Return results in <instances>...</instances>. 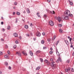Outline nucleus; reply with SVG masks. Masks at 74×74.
Wrapping results in <instances>:
<instances>
[{
    "label": "nucleus",
    "mask_w": 74,
    "mask_h": 74,
    "mask_svg": "<svg viewBox=\"0 0 74 74\" xmlns=\"http://www.w3.org/2000/svg\"><path fill=\"white\" fill-rule=\"evenodd\" d=\"M51 66H52V69H53V70H54V69L56 68V64H55V62H51Z\"/></svg>",
    "instance_id": "obj_1"
},
{
    "label": "nucleus",
    "mask_w": 74,
    "mask_h": 74,
    "mask_svg": "<svg viewBox=\"0 0 74 74\" xmlns=\"http://www.w3.org/2000/svg\"><path fill=\"white\" fill-rule=\"evenodd\" d=\"M64 14L66 15V16H70V11L69 10H66L64 12Z\"/></svg>",
    "instance_id": "obj_2"
},
{
    "label": "nucleus",
    "mask_w": 74,
    "mask_h": 74,
    "mask_svg": "<svg viewBox=\"0 0 74 74\" xmlns=\"http://www.w3.org/2000/svg\"><path fill=\"white\" fill-rule=\"evenodd\" d=\"M69 16H62V18L63 19H65V20H69Z\"/></svg>",
    "instance_id": "obj_3"
},
{
    "label": "nucleus",
    "mask_w": 74,
    "mask_h": 74,
    "mask_svg": "<svg viewBox=\"0 0 74 74\" xmlns=\"http://www.w3.org/2000/svg\"><path fill=\"white\" fill-rule=\"evenodd\" d=\"M36 36L37 37H40L41 36V33L38 31L36 33Z\"/></svg>",
    "instance_id": "obj_4"
},
{
    "label": "nucleus",
    "mask_w": 74,
    "mask_h": 74,
    "mask_svg": "<svg viewBox=\"0 0 74 74\" xmlns=\"http://www.w3.org/2000/svg\"><path fill=\"white\" fill-rule=\"evenodd\" d=\"M59 61L60 62H62V59L60 58V57H59L58 58L57 60L56 61V62L58 63Z\"/></svg>",
    "instance_id": "obj_5"
},
{
    "label": "nucleus",
    "mask_w": 74,
    "mask_h": 74,
    "mask_svg": "<svg viewBox=\"0 0 74 74\" xmlns=\"http://www.w3.org/2000/svg\"><path fill=\"white\" fill-rule=\"evenodd\" d=\"M49 23L51 26H53V25H54V23H53V22L52 21H50L49 22Z\"/></svg>",
    "instance_id": "obj_6"
},
{
    "label": "nucleus",
    "mask_w": 74,
    "mask_h": 74,
    "mask_svg": "<svg viewBox=\"0 0 74 74\" xmlns=\"http://www.w3.org/2000/svg\"><path fill=\"white\" fill-rule=\"evenodd\" d=\"M70 70H71V68L70 67H68L67 68V69H66L65 71H66V72H68V71H70Z\"/></svg>",
    "instance_id": "obj_7"
},
{
    "label": "nucleus",
    "mask_w": 74,
    "mask_h": 74,
    "mask_svg": "<svg viewBox=\"0 0 74 74\" xmlns=\"http://www.w3.org/2000/svg\"><path fill=\"white\" fill-rule=\"evenodd\" d=\"M13 36L15 37H18V34L17 33H14L13 34Z\"/></svg>",
    "instance_id": "obj_8"
},
{
    "label": "nucleus",
    "mask_w": 74,
    "mask_h": 74,
    "mask_svg": "<svg viewBox=\"0 0 74 74\" xmlns=\"http://www.w3.org/2000/svg\"><path fill=\"white\" fill-rule=\"evenodd\" d=\"M57 19L58 21L59 22H60L61 21V18L60 17H58Z\"/></svg>",
    "instance_id": "obj_9"
},
{
    "label": "nucleus",
    "mask_w": 74,
    "mask_h": 74,
    "mask_svg": "<svg viewBox=\"0 0 74 74\" xmlns=\"http://www.w3.org/2000/svg\"><path fill=\"white\" fill-rule=\"evenodd\" d=\"M65 42L66 43V44L68 45L69 44V41L67 40H65Z\"/></svg>",
    "instance_id": "obj_10"
},
{
    "label": "nucleus",
    "mask_w": 74,
    "mask_h": 74,
    "mask_svg": "<svg viewBox=\"0 0 74 74\" xmlns=\"http://www.w3.org/2000/svg\"><path fill=\"white\" fill-rule=\"evenodd\" d=\"M29 53L30 55H31L32 56H33V53L32 51H29Z\"/></svg>",
    "instance_id": "obj_11"
},
{
    "label": "nucleus",
    "mask_w": 74,
    "mask_h": 74,
    "mask_svg": "<svg viewBox=\"0 0 74 74\" xmlns=\"http://www.w3.org/2000/svg\"><path fill=\"white\" fill-rule=\"evenodd\" d=\"M40 15V13L38 12V13H37V15L38 17V18H41V16H40V15Z\"/></svg>",
    "instance_id": "obj_12"
},
{
    "label": "nucleus",
    "mask_w": 74,
    "mask_h": 74,
    "mask_svg": "<svg viewBox=\"0 0 74 74\" xmlns=\"http://www.w3.org/2000/svg\"><path fill=\"white\" fill-rule=\"evenodd\" d=\"M5 58H6V59H8V55H5Z\"/></svg>",
    "instance_id": "obj_13"
},
{
    "label": "nucleus",
    "mask_w": 74,
    "mask_h": 74,
    "mask_svg": "<svg viewBox=\"0 0 74 74\" xmlns=\"http://www.w3.org/2000/svg\"><path fill=\"white\" fill-rule=\"evenodd\" d=\"M40 52H41V51L38 50L36 52V54H38V53H40Z\"/></svg>",
    "instance_id": "obj_14"
},
{
    "label": "nucleus",
    "mask_w": 74,
    "mask_h": 74,
    "mask_svg": "<svg viewBox=\"0 0 74 74\" xmlns=\"http://www.w3.org/2000/svg\"><path fill=\"white\" fill-rule=\"evenodd\" d=\"M50 12L51 14H55V11H50Z\"/></svg>",
    "instance_id": "obj_15"
},
{
    "label": "nucleus",
    "mask_w": 74,
    "mask_h": 74,
    "mask_svg": "<svg viewBox=\"0 0 74 74\" xmlns=\"http://www.w3.org/2000/svg\"><path fill=\"white\" fill-rule=\"evenodd\" d=\"M41 43L42 44H44V43H45V41L44 40H42L41 41Z\"/></svg>",
    "instance_id": "obj_16"
},
{
    "label": "nucleus",
    "mask_w": 74,
    "mask_h": 74,
    "mask_svg": "<svg viewBox=\"0 0 74 74\" xmlns=\"http://www.w3.org/2000/svg\"><path fill=\"white\" fill-rule=\"evenodd\" d=\"M27 11L28 14H29V13H30V10H29V8H27Z\"/></svg>",
    "instance_id": "obj_17"
},
{
    "label": "nucleus",
    "mask_w": 74,
    "mask_h": 74,
    "mask_svg": "<svg viewBox=\"0 0 74 74\" xmlns=\"http://www.w3.org/2000/svg\"><path fill=\"white\" fill-rule=\"evenodd\" d=\"M39 69H40V67L38 66L36 68V70H39Z\"/></svg>",
    "instance_id": "obj_18"
},
{
    "label": "nucleus",
    "mask_w": 74,
    "mask_h": 74,
    "mask_svg": "<svg viewBox=\"0 0 74 74\" xmlns=\"http://www.w3.org/2000/svg\"><path fill=\"white\" fill-rule=\"evenodd\" d=\"M59 32L61 33H62V32H63V30L62 29H59Z\"/></svg>",
    "instance_id": "obj_19"
},
{
    "label": "nucleus",
    "mask_w": 74,
    "mask_h": 74,
    "mask_svg": "<svg viewBox=\"0 0 74 74\" xmlns=\"http://www.w3.org/2000/svg\"><path fill=\"white\" fill-rule=\"evenodd\" d=\"M40 60L41 62V63H42L43 62V59L42 58H40Z\"/></svg>",
    "instance_id": "obj_20"
},
{
    "label": "nucleus",
    "mask_w": 74,
    "mask_h": 74,
    "mask_svg": "<svg viewBox=\"0 0 74 74\" xmlns=\"http://www.w3.org/2000/svg\"><path fill=\"white\" fill-rule=\"evenodd\" d=\"M25 29H27L29 28V27L28 26V25H25Z\"/></svg>",
    "instance_id": "obj_21"
},
{
    "label": "nucleus",
    "mask_w": 74,
    "mask_h": 74,
    "mask_svg": "<svg viewBox=\"0 0 74 74\" xmlns=\"http://www.w3.org/2000/svg\"><path fill=\"white\" fill-rule=\"evenodd\" d=\"M56 54L58 56V57H60V54H59V52H57Z\"/></svg>",
    "instance_id": "obj_22"
},
{
    "label": "nucleus",
    "mask_w": 74,
    "mask_h": 74,
    "mask_svg": "<svg viewBox=\"0 0 74 74\" xmlns=\"http://www.w3.org/2000/svg\"><path fill=\"white\" fill-rule=\"evenodd\" d=\"M44 61H45V63H47V62H48V60L46 59Z\"/></svg>",
    "instance_id": "obj_23"
},
{
    "label": "nucleus",
    "mask_w": 74,
    "mask_h": 74,
    "mask_svg": "<svg viewBox=\"0 0 74 74\" xmlns=\"http://www.w3.org/2000/svg\"><path fill=\"white\" fill-rule=\"evenodd\" d=\"M56 38V36L55 35L53 37V40H55V38Z\"/></svg>",
    "instance_id": "obj_24"
},
{
    "label": "nucleus",
    "mask_w": 74,
    "mask_h": 74,
    "mask_svg": "<svg viewBox=\"0 0 74 74\" xmlns=\"http://www.w3.org/2000/svg\"><path fill=\"white\" fill-rule=\"evenodd\" d=\"M47 64L48 65V66H49L50 64V62L48 61L47 63Z\"/></svg>",
    "instance_id": "obj_25"
},
{
    "label": "nucleus",
    "mask_w": 74,
    "mask_h": 74,
    "mask_svg": "<svg viewBox=\"0 0 74 74\" xmlns=\"http://www.w3.org/2000/svg\"><path fill=\"white\" fill-rule=\"evenodd\" d=\"M53 53V51H50L49 52V53L50 55H51L52 53Z\"/></svg>",
    "instance_id": "obj_26"
},
{
    "label": "nucleus",
    "mask_w": 74,
    "mask_h": 74,
    "mask_svg": "<svg viewBox=\"0 0 74 74\" xmlns=\"http://www.w3.org/2000/svg\"><path fill=\"white\" fill-rule=\"evenodd\" d=\"M30 25L31 27H32V26H33V24L32 23H31L30 24Z\"/></svg>",
    "instance_id": "obj_27"
},
{
    "label": "nucleus",
    "mask_w": 74,
    "mask_h": 74,
    "mask_svg": "<svg viewBox=\"0 0 74 74\" xmlns=\"http://www.w3.org/2000/svg\"><path fill=\"white\" fill-rule=\"evenodd\" d=\"M66 62L68 63H69L70 62V60H67Z\"/></svg>",
    "instance_id": "obj_28"
},
{
    "label": "nucleus",
    "mask_w": 74,
    "mask_h": 74,
    "mask_svg": "<svg viewBox=\"0 0 74 74\" xmlns=\"http://www.w3.org/2000/svg\"><path fill=\"white\" fill-rule=\"evenodd\" d=\"M59 40L57 41L56 43V45H58V43H59Z\"/></svg>",
    "instance_id": "obj_29"
},
{
    "label": "nucleus",
    "mask_w": 74,
    "mask_h": 74,
    "mask_svg": "<svg viewBox=\"0 0 74 74\" xmlns=\"http://www.w3.org/2000/svg\"><path fill=\"white\" fill-rule=\"evenodd\" d=\"M16 48V45H14L13 46V48L14 49H15Z\"/></svg>",
    "instance_id": "obj_30"
},
{
    "label": "nucleus",
    "mask_w": 74,
    "mask_h": 74,
    "mask_svg": "<svg viewBox=\"0 0 74 74\" xmlns=\"http://www.w3.org/2000/svg\"><path fill=\"white\" fill-rule=\"evenodd\" d=\"M62 24H59L58 25V26L59 27H62Z\"/></svg>",
    "instance_id": "obj_31"
},
{
    "label": "nucleus",
    "mask_w": 74,
    "mask_h": 74,
    "mask_svg": "<svg viewBox=\"0 0 74 74\" xmlns=\"http://www.w3.org/2000/svg\"><path fill=\"white\" fill-rule=\"evenodd\" d=\"M7 29L8 30H10V26H8L7 27Z\"/></svg>",
    "instance_id": "obj_32"
},
{
    "label": "nucleus",
    "mask_w": 74,
    "mask_h": 74,
    "mask_svg": "<svg viewBox=\"0 0 74 74\" xmlns=\"http://www.w3.org/2000/svg\"><path fill=\"white\" fill-rule=\"evenodd\" d=\"M8 55H10V54H11V53H10V51H8Z\"/></svg>",
    "instance_id": "obj_33"
},
{
    "label": "nucleus",
    "mask_w": 74,
    "mask_h": 74,
    "mask_svg": "<svg viewBox=\"0 0 74 74\" xmlns=\"http://www.w3.org/2000/svg\"><path fill=\"white\" fill-rule=\"evenodd\" d=\"M5 48L7 49H8V46L7 45H6L5 46Z\"/></svg>",
    "instance_id": "obj_34"
},
{
    "label": "nucleus",
    "mask_w": 74,
    "mask_h": 74,
    "mask_svg": "<svg viewBox=\"0 0 74 74\" xmlns=\"http://www.w3.org/2000/svg\"><path fill=\"white\" fill-rule=\"evenodd\" d=\"M70 4L71 5H72L73 4V3L72 2H71L70 3Z\"/></svg>",
    "instance_id": "obj_35"
},
{
    "label": "nucleus",
    "mask_w": 74,
    "mask_h": 74,
    "mask_svg": "<svg viewBox=\"0 0 74 74\" xmlns=\"http://www.w3.org/2000/svg\"><path fill=\"white\" fill-rule=\"evenodd\" d=\"M71 71H72V72H74V69L73 68L71 69Z\"/></svg>",
    "instance_id": "obj_36"
},
{
    "label": "nucleus",
    "mask_w": 74,
    "mask_h": 74,
    "mask_svg": "<svg viewBox=\"0 0 74 74\" xmlns=\"http://www.w3.org/2000/svg\"><path fill=\"white\" fill-rule=\"evenodd\" d=\"M5 64L6 66H7V65H8V62H5Z\"/></svg>",
    "instance_id": "obj_37"
},
{
    "label": "nucleus",
    "mask_w": 74,
    "mask_h": 74,
    "mask_svg": "<svg viewBox=\"0 0 74 74\" xmlns=\"http://www.w3.org/2000/svg\"><path fill=\"white\" fill-rule=\"evenodd\" d=\"M72 40V38H69V41L70 42H71Z\"/></svg>",
    "instance_id": "obj_38"
},
{
    "label": "nucleus",
    "mask_w": 74,
    "mask_h": 74,
    "mask_svg": "<svg viewBox=\"0 0 74 74\" xmlns=\"http://www.w3.org/2000/svg\"><path fill=\"white\" fill-rule=\"evenodd\" d=\"M3 55V52H0V56Z\"/></svg>",
    "instance_id": "obj_39"
},
{
    "label": "nucleus",
    "mask_w": 74,
    "mask_h": 74,
    "mask_svg": "<svg viewBox=\"0 0 74 74\" xmlns=\"http://www.w3.org/2000/svg\"><path fill=\"white\" fill-rule=\"evenodd\" d=\"M44 17V18H47V15H46V14H44V16H43Z\"/></svg>",
    "instance_id": "obj_40"
},
{
    "label": "nucleus",
    "mask_w": 74,
    "mask_h": 74,
    "mask_svg": "<svg viewBox=\"0 0 74 74\" xmlns=\"http://www.w3.org/2000/svg\"><path fill=\"white\" fill-rule=\"evenodd\" d=\"M43 49H46L47 47H43Z\"/></svg>",
    "instance_id": "obj_41"
},
{
    "label": "nucleus",
    "mask_w": 74,
    "mask_h": 74,
    "mask_svg": "<svg viewBox=\"0 0 74 74\" xmlns=\"http://www.w3.org/2000/svg\"><path fill=\"white\" fill-rule=\"evenodd\" d=\"M50 61H51V62H53V58H51L50 59Z\"/></svg>",
    "instance_id": "obj_42"
},
{
    "label": "nucleus",
    "mask_w": 74,
    "mask_h": 74,
    "mask_svg": "<svg viewBox=\"0 0 74 74\" xmlns=\"http://www.w3.org/2000/svg\"><path fill=\"white\" fill-rule=\"evenodd\" d=\"M51 39H48L47 40L49 42H50V41H51Z\"/></svg>",
    "instance_id": "obj_43"
},
{
    "label": "nucleus",
    "mask_w": 74,
    "mask_h": 74,
    "mask_svg": "<svg viewBox=\"0 0 74 74\" xmlns=\"http://www.w3.org/2000/svg\"><path fill=\"white\" fill-rule=\"evenodd\" d=\"M70 16L71 17H72L73 16V14H70Z\"/></svg>",
    "instance_id": "obj_44"
},
{
    "label": "nucleus",
    "mask_w": 74,
    "mask_h": 74,
    "mask_svg": "<svg viewBox=\"0 0 74 74\" xmlns=\"http://www.w3.org/2000/svg\"><path fill=\"white\" fill-rule=\"evenodd\" d=\"M42 34L43 36H45V32H43L42 33Z\"/></svg>",
    "instance_id": "obj_45"
},
{
    "label": "nucleus",
    "mask_w": 74,
    "mask_h": 74,
    "mask_svg": "<svg viewBox=\"0 0 74 74\" xmlns=\"http://www.w3.org/2000/svg\"><path fill=\"white\" fill-rule=\"evenodd\" d=\"M71 48H73V45H72V44H71V46H70Z\"/></svg>",
    "instance_id": "obj_46"
},
{
    "label": "nucleus",
    "mask_w": 74,
    "mask_h": 74,
    "mask_svg": "<svg viewBox=\"0 0 74 74\" xmlns=\"http://www.w3.org/2000/svg\"><path fill=\"white\" fill-rule=\"evenodd\" d=\"M2 31H3V32H4V31H5V29L4 28L2 29Z\"/></svg>",
    "instance_id": "obj_47"
},
{
    "label": "nucleus",
    "mask_w": 74,
    "mask_h": 74,
    "mask_svg": "<svg viewBox=\"0 0 74 74\" xmlns=\"http://www.w3.org/2000/svg\"><path fill=\"white\" fill-rule=\"evenodd\" d=\"M8 68L9 70H11V67L10 66H9Z\"/></svg>",
    "instance_id": "obj_48"
},
{
    "label": "nucleus",
    "mask_w": 74,
    "mask_h": 74,
    "mask_svg": "<svg viewBox=\"0 0 74 74\" xmlns=\"http://www.w3.org/2000/svg\"><path fill=\"white\" fill-rule=\"evenodd\" d=\"M15 12H14L13 13V15H15Z\"/></svg>",
    "instance_id": "obj_49"
},
{
    "label": "nucleus",
    "mask_w": 74,
    "mask_h": 74,
    "mask_svg": "<svg viewBox=\"0 0 74 74\" xmlns=\"http://www.w3.org/2000/svg\"><path fill=\"white\" fill-rule=\"evenodd\" d=\"M17 22H18V19L16 18V23H17Z\"/></svg>",
    "instance_id": "obj_50"
},
{
    "label": "nucleus",
    "mask_w": 74,
    "mask_h": 74,
    "mask_svg": "<svg viewBox=\"0 0 74 74\" xmlns=\"http://www.w3.org/2000/svg\"><path fill=\"white\" fill-rule=\"evenodd\" d=\"M23 71H25V68H23Z\"/></svg>",
    "instance_id": "obj_51"
},
{
    "label": "nucleus",
    "mask_w": 74,
    "mask_h": 74,
    "mask_svg": "<svg viewBox=\"0 0 74 74\" xmlns=\"http://www.w3.org/2000/svg\"><path fill=\"white\" fill-rule=\"evenodd\" d=\"M22 53L23 54V55H25V52H24V51H23Z\"/></svg>",
    "instance_id": "obj_52"
},
{
    "label": "nucleus",
    "mask_w": 74,
    "mask_h": 74,
    "mask_svg": "<svg viewBox=\"0 0 74 74\" xmlns=\"http://www.w3.org/2000/svg\"><path fill=\"white\" fill-rule=\"evenodd\" d=\"M47 1L48 3H49V2H51V0H47Z\"/></svg>",
    "instance_id": "obj_53"
},
{
    "label": "nucleus",
    "mask_w": 74,
    "mask_h": 74,
    "mask_svg": "<svg viewBox=\"0 0 74 74\" xmlns=\"http://www.w3.org/2000/svg\"><path fill=\"white\" fill-rule=\"evenodd\" d=\"M15 42L16 44H18V41H16Z\"/></svg>",
    "instance_id": "obj_54"
},
{
    "label": "nucleus",
    "mask_w": 74,
    "mask_h": 74,
    "mask_svg": "<svg viewBox=\"0 0 74 74\" xmlns=\"http://www.w3.org/2000/svg\"><path fill=\"white\" fill-rule=\"evenodd\" d=\"M14 4L15 5H16L17 4V3L16 2H15L14 3Z\"/></svg>",
    "instance_id": "obj_55"
},
{
    "label": "nucleus",
    "mask_w": 74,
    "mask_h": 74,
    "mask_svg": "<svg viewBox=\"0 0 74 74\" xmlns=\"http://www.w3.org/2000/svg\"><path fill=\"white\" fill-rule=\"evenodd\" d=\"M19 38L21 40V39L22 38V37H21V36H20L19 37Z\"/></svg>",
    "instance_id": "obj_56"
},
{
    "label": "nucleus",
    "mask_w": 74,
    "mask_h": 74,
    "mask_svg": "<svg viewBox=\"0 0 74 74\" xmlns=\"http://www.w3.org/2000/svg\"><path fill=\"white\" fill-rule=\"evenodd\" d=\"M16 14H17V15H19V12H16Z\"/></svg>",
    "instance_id": "obj_57"
},
{
    "label": "nucleus",
    "mask_w": 74,
    "mask_h": 74,
    "mask_svg": "<svg viewBox=\"0 0 74 74\" xmlns=\"http://www.w3.org/2000/svg\"><path fill=\"white\" fill-rule=\"evenodd\" d=\"M1 40L2 41H4V39L3 38H1Z\"/></svg>",
    "instance_id": "obj_58"
},
{
    "label": "nucleus",
    "mask_w": 74,
    "mask_h": 74,
    "mask_svg": "<svg viewBox=\"0 0 74 74\" xmlns=\"http://www.w3.org/2000/svg\"><path fill=\"white\" fill-rule=\"evenodd\" d=\"M34 41H35L36 40V38H34Z\"/></svg>",
    "instance_id": "obj_59"
},
{
    "label": "nucleus",
    "mask_w": 74,
    "mask_h": 74,
    "mask_svg": "<svg viewBox=\"0 0 74 74\" xmlns=\"http://www.w3.org/2000/svg\"><path fill=\"white\" fill-rule=\"evenodd\" d=\"M55 18L56 19H58V17L56 16H55Z\"/></svg>",
    "instance_id": "obj_60"
},
{
    "label": "nucleus",
    "mask_w": 74,
    "mask_h": 74,
    "mask_svg": "<svg viewBox=\"0 0 74 74\" xmlns=\"http://www.w3.org/2000/svg\"><path fill=\"white\" fill-rule=\"evenodd\" d=\"M19 56H21V53H19Z\"/></svg>",
    "instance_id": "obj_61"
},
{
    "label": "nucleus",
    "mask_w": 74,
    "mask_h": 74,
    "mask_svg": "<svg viewBox=\"0 0 74 74\" xmlns=\"http://www.w3.org/2000/svg\"><path fill=\"white\" fill-rule=\"evenodd\" d=\"M3 22H1V25H3Z\"/></svg>",
    "instance_id": "obj_62"
},
{
    "label": "nucleus",
    "mask_w": 74,
    "mask_h": 74,
    "mask_svg": "<svg viewBox=\"0 0 74 74\" xmlns=\"http://www.w3.org/2000/svg\"><path fill=\"white\" fill-rule=\"evenodd\" d=\"M73 56H74V52H73L72 53Z\"/></svg>",
    "instance_id": "obj_63"
},
{
    "label": "nucleus",
    "mask_w": 74,
    "mask_h": 74,
    "mask_svg": "<svg viewBox=\"0 0 74 74\" xmlns=\"http://www.w3.org/2000/svg\"><path fill=\"white\" fill-rule=\"evenodd\" d=\"M16 55H18V52H16Z\"/></svg>",
    "instance_id": "obj_64"
}]
</instances>
